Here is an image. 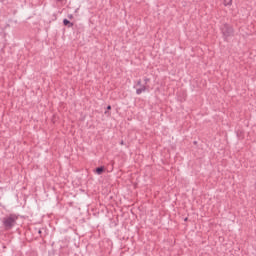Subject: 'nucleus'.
Here are the masks:
<instances>
[{
	"label": "nucleus",
	"instance_id": "13",
	"mask_svg": "<svg viewBox=\"0 0 256 256\" xmlns=\"http://www.w3.org/2000/svg\"><path fill=\"white\" fill-rule=\"evenodd\" d=\"M39 235H41L43 232L41 230H38Z\"/></svg>",
	"mask_w": 256,
	"mask_h": 256
},
{
	"label": "nucleus",
	"instance_id": "12",
	"mask_svg": "<svg viewBox=\"0 0 256 256\" xmlns=\"http://www.w3.org/2000/svg\"><path fill=\"white\" fill-rule=\"evenodd\" d=\"M120 145H125V142L121 141V142H120Z\"/></svg>",
	"mask_w": 256,
	"mask_h": 256
},
{
	"label": "nucleus",
	"instance_id": "9",
	"mask_svg": "<svg viewBox=\"0 0 256 256\" xmlns=\"http://www.w3.org/2000/svg\"><path fill=\"white\" fill-rule=\"evenodd\" d=\"M141 79H139L137 82H136V87H141L143 84H141Z\"/></svg>",
	"mask_w": 256,
	"mask_h": 256
},
{
	"label": "nucleus",
	"instance_id": "5",
	"mask_svg": "<svg viewBox=\"0 0 256 256\" xmlns=\"http://www.w3.org/2000/svg\"><path fill=\"white\" fill-rule=\"evenodd\" d=\"M63 25H65V27H73V22L69 21L68 19H64L63 20Z\"/></svg>",
	"mask_w": 256,
	"mask_h": 256
},
{
	"label": "nucleus",
	"instance_id": "8",
	"mask_svg": "<svg viewBox=\"0 0 256 256\" xmlns=\"http://www.w3.org/2000/svg\"><path fill=\"white\" fill-rule=\"evenodd\" d=\"M151 81L150 78L144 77V85H147V83H149Z\"/></svg>",
	"mask_w": 256,
	"mask_h": 256
},
{
	"label": "nucleus",
	"instance_id": "14",
	"mask_svg": "<svg viewBox=\"0 0 256 256\" xmlns=\"http://www.w3.org/2000/svg\"><path fill=\"white\" fill-rule=\"evenodd\" d=\"M59 1H63V0H59Z\"/></svg>",
	"mask_w": 256,
	"mask_h": 256
},
{
	"label": "nucleus",
	"instance_id": "6",
	"mask_svg": "<svg viewBox=\"0 0 256 256\" xmlns=\"http://www.w3.org/2000/svg\"><path fill=\"white\" fill-rule=\"evenodd\" d=\"M224 5L227 7V5H233V0H224Z\"/></svg>",
	"mask_w": 256,
	"mask_h": 256
},
{
	"label": "nucleus",
	"instance_id": "7",
	"mask_svg": "<svg viewBox=\"0 0 256 256\" xmlns=\"http://www.w3.org/2000/svg\"><path fill=\"white\" fill-rule=\"evenodd\" d=\"M181 103H184V101H187V94H183V96L180 98Z\"/></svg>",
	"mask_w": 256,
	"mask_h": 256
},
{
	"label": "nucleus",
	"instance_id": "11",
	"mask_svg": "<svg viewBox=\"0 0 256 256\" xmlns=\"http://www.w3.org/2000/svg\"><path fill=\"white\" fill-rule=\"evenodd\" d=\"M68 18L69 19H73V15H68Z\"/></svg>",
	"mask_w": 256,
	"mask_h": 256
},
{
	"label": "nucleus",
	"instance_id": "4",
	"mask_svg": "<svg viewBox=\"0 0 256 256\" xmlns=\"http://www.w3.org/2000/svg\"><path fill=\"white\" fill-rule=\"evenodd\" d=\"M94 173H96V175H103V173H105V166L97 167L94 170Z\"/></svg>",
	"mask_w": 256,
	"mask_h": 256
},
{
	"label": "nucleus",
	"instance_id": "10",
	"mask_svg": "<svg viewBox=\"0 0 256 256\" xmlns=\"http://www.w3.org/2000/svg\"><path fill=\"white\" fill-rule=\"evenodd\" d=\"M107 110H108V111H111V105H108V106H107Z\"/></svg>",
	"mask_w": 256,
	"mask_h": 256
},
{
	"label": "nucleus",
	"instance_id": "2",
	"mask_svg": "<svg viewBox=\"0 0 256 256\" xmlns=\"http://www.w3.org/2000/svg\"><path fill=\"white\" fill-rule=\"evenodd\" d=\"M222 34H223L225 41H227V39H229V37H233V35H235V30L232 28L231 25L224 24V26L222 28Z\"/></svg>",
	"mask_w": 256,
	"mask_h": 256
},
{
	"label": "nucleus",
	"instance_id": "3",
	"mask_svg": "<svg viewBox=\"0 0 256 256\" xmlns=\"http://www.w3.org/2000/svg\"><path fill=\"white\" fill-rule=\"evenodd\" d=\"M145 91H149V85L142 84L140 88L136 89V94L141 95V93H145Z\"/></svg>",
	"mask_w": 256,
	"mask_h": 256
},
{
	"label": "nucleus",
	"instance_id": "1",
	"mask_svg": "<svg viewBox=\"0 0 256 256\" xmlns=\"http://www.w3.org/2000/svg\"><path fill=\"white\" fill-rule=\"evenodd\" d=\"M17 221H19V216L16 214H10L5 216L2 219V225L5 231H11L13 227L17 225Z\"/></svg>",
	"mask_w": 256,
	"mask_h": 256
}]
</instances>
